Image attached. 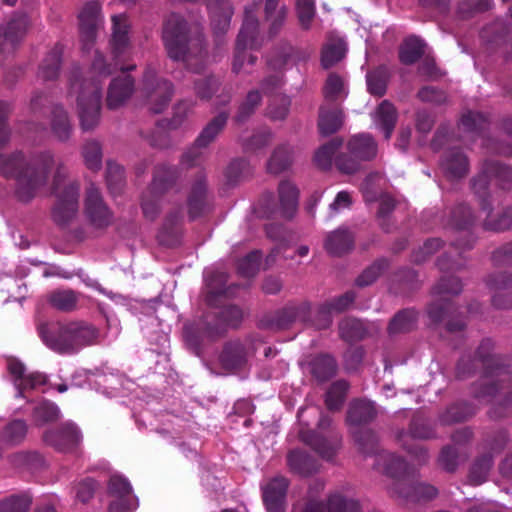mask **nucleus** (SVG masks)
<instances>
[{
  "mask_svg": "<svg viewBox=\"0 0 512 512\" xmlns=\"http://www.w3.org/2000/svg\"><path fill=\"white\" fill-rule=\"evenodd\" d=\"M11 112L12 104L0 100V150L10 141L11 129L7 121ZM53 166H56L53 191L59 193L68 171L62 160H56L51 151L35 153L29 159L21 151L7 155L0 154V174L15 180V195L24 203L31 201L37 191L47 183Z\"/></svg>",
  "mask_w": 512,
  "mask_h": 512,
  "instance_id": "nucleus-1",
  "label": "nucleus"
},
{
  "mask_svg": "<svg viewBox=\"0 0 512 512\" xmlns=\"http://www.w3.org/2000/svg\"><path fill=\"white\" fill-rule=\"evenodd\" d=\"M161 39L167 56L184 62L186 68L200 74L205 68L206 43L201 34L192 35L188 21L179 13H170L163 21Z\"/></svg>",
  "mask_w": 512,
  "mask_h": 512,
  "instance_id": "nucleus-2",
  "label": "nucleus"
},
{
  "mask_svg": "<svg viewBox=\"0 0 512 512\" xmlns=\"http://www.w3.org/2000/svg\"><path fill=\"white\" fill-rule=\"evenodd\" d=\"M44 344L52 351L73 355L87 346L99 343L100 331L93 324L83 321L43 322L37 326Z\"/></svg>",
  "mask_w": 512,
  "mask_h": 512,
  "instance_id": "nucleus-3",
  "label": "nucleus"
},
{
  "mask_svg": "<svg viewBox=\"0 0 512 512\" xmlns=\"http://www.w3.org/2000/svg\"><path fill=\"white\" fill-rule=\"evenodd\" d=\"M69 93L77 94V112L83 131L94 130L100 122L102 85L99 79H82L79 67L69 76Z\"/></svg>",
  "mask_w": 512,
  "mask_h": 512,
  "instance_id": "nucleus-4",
  "label": "nucleus"
},
{
  "mask_svg": "<svg viewBox=\"0 0 512 512\" xmlns=\"http://www.w3.org/2000/svg\"><path fill=\"white\" fill-rule=\"evenodd\" d=\"M471 394L478 400L497 398L488 411L490 419L509 417L512 414V366L506 368L498 377L475 382Z\"/></svg>",
  "mask_w": 512,
  "mask_h": 512,
  "instance_id": "nucleus-5",
  "label": "nucleus"
},
{
  "mask_svg": "<svg viewBox=\"0 0 512 512\" xmlns=\"http://www.w3.org/2000/svg\"><path fill=\"white\" fill-rule=\"evenodd\" d=\"M299 190L288 180L278 185V202L273 193L265 192L258 201L256 212L262 218H274L277 215L292 219L298 208Z\"/></svg>",
  "mask_w": 512,
  "mask_h": 512,
  "instance_id": "nucleus-6",
  "label": "nucleus"
},
{
  "mask_svg": "<svg viewBox=\"0 0 512 512\" xmlns=\"http://www.w3.org/2000/svg\"><path fill=\"white\" fill-rule=\"evenodd\" d=\"M317 428L318 430H301L299 438L322 458L331 459L341 447L342 435L332 426L329 416H321Z\"/></svg>",
  "mask_w": 512,
  "mask_h": 512,
  "instance_id": "nucleus-7",
  "label": "nucleus"
},
{
  "mask_svg": "<svg viewBox=\"0 0 512 512\" xmlns=\"http://www.w3.org/2000/svg\"><path fill=\"white\" fill-rule=\"evenodd\" d=\"M462 283L458 277L443 276L439 282L432 288V295L437 297L427 307L429 319L434 324L441 323L449 315L455 312L454 303L448 296L460 294Z\"/></svg>",
  "mask_w": 512,
  "mask_h": 512,
  "instance_id": "nucleus-8",
  "label": "nucleus"
},
{
  "mask_svg": "<svg viewBox=\"0 0 512 512\" xmlns=\"http://www.w3.org/2000/svg\"><path fill=\"white\" fill-rule=\"evenodd\" d=\"M312 306L308 301L291 302L261 320V327L273 331L288 330L296 323L311 322Z\"/></svg>",
  "mask_w": 512,
  "mask_h": 512,
  "instance_id": "nucleus-9",
  "label": "nucleus"
},
{
  "mask_svg": "<svg viewBox=\"0 0 512 512\" xmlns=\"http://www.w3.org/2000/svg\"><path fill=\"white\" fill-rule=\"evenodd\" d=\"M256 10L257 4L255 3L245 7L244 20L235 45V70H239L242 65L240 56L243 48L258 49L263 45V39L259 35V21L255 14Z\"/></svg>",
  "mask_w": 512,
  "mask_h": 512,
  "instance_id": "nucleus-10",
  "label": "nucleus"
},
{
  "mask_svg": "<svg viewBox=\"0 0 512 512\" xmlns=\"http://www.w3.org/2000/svg\"><path fill=\"white\" fill-rule=\"evenodd\" d=\"M143 84L151 105L150 110L154 114L162 113L174 94L173 84L169 80L157 78L155 69L150 65L145 69Z\"/></svg>",
  "mask_w": 512,
  "mask_h": 512,
  "instance_id": "nucleus-11",
  "label": "nucleus"
},
{
  "mask_svg": "<svg viewBox=\"0 0 512 512\" xmlns=\"http://www.w3.org/2000/svg\"><path fill=\"white\" fill-rule=\"evenodd\" d=\"M188 216L191 220L204 217L214 209V198L208 189L207 175L197 172L187 198Z\"/></svg>",
  "mask_w": 512,
  "mask_h": 512,
  "instance_id": "nucleus-12",
  "label": "nucleus"
},
{
  "mask_svg": "<svg viewBox=\"0 0 512 512\" xmlns=\"http://www.w3.org/2000/svg\"><path fill=\"white\" fill-rule=\"evenodd\" d=\"M79 184L69 183L59 193H55L57 201L52 209V219L56 225L66 227L78 213Z\"/></svg>",
  "mask_w": 512,
  "mask_h": 512,
  "instance_id": "nucleus-13",
  "label": "nucleus"
},
{
  "mask_svg": "<svg viewBox=\"0 0 512 512\" xmlns=\"http://www.w3.org/2000/svg\"><path fill=\"white\" fill-rule=\"evenodd\" d=\"M84 213L89 223L97 229H104L113 222V212L104 202L100 190L91 184L86 189Z\"/></svg>",
  "mask_w": 512,
  "mask_h": 512,
  "instance_id": "nucleus-14",
  "label": "nucleus"
},
{
  "mask_svg": "<svg viewBox=\"0 0 512 512\" xmlns=\"http://www.w3.org/2000/svg\"><path fill=\"white\" fill-rule=\"evenodd\" d=\"M474 222L475 217L470 207L466 204L460 203L450 210L447 225L452 229L465 233L464 238H459L453 243L457 249L469 250L473 247L476 238L470 232V228Z\"/></svg>",
  "mask_w": 512,
  "mask_h": 512,
  "instance_id": "nucleus-15",
  "label": "nucleus"
},
{
  "mask_svg": "<svg viewBox=\"0 0 512 512\" xmlns=\"http://www.w3.org/2000/svg\"><path fill=\"white\" fill-rule=\"evenodd\" d=\"M388 492L393 497L400 498L406 502H419L432 500L438 495V490L433 485L418 481L415 473L404 483L399 482L390 486Z\"/></svg>",
  "mask_w": 512,
  "mask_h": 512,
  "instance_id": "nucleus-16",
  "label": "nucleus"
},
{
  "mask_svg": "<svg viewBox=\"0 0 512 512\" xmlns=\"http://www.w3.org/2000/svg\"><path fill=\"white\" fill-rule=\"evenodd\" d=\"M290 480L276 475L261 485L262 500L267 512H285Z\"/></svg>",
  "mask_w": 512,
  "mask_h": 512,
  "instance_id": "nucleus-17",
  "label": "nucleus"
},
{
  "mask_svg": "<svg viewBox=\"0 0 512 512\" xmlns=\"http://www.w3.org/2000/svg\"><path fill=\"white\" fill-rule=\"evenodd\" d=\"M374 469L392 478L391 486H395L399 482L404 483L414 473L402 457L388 451H382L377 455Z\"/></svg>",
  "mask_w": 512,
  "mask_h": 512,
  "instance_id": "nucleus-18",
  "label": "nucleus"
},
{
  "mask_svg": "<svg viewBox=\"0 0 512 512\" xmlns=\"http://www.w3.org/2000/svg\"><path fill=\"white\" fill-rule=\"evenodd\" d=\"M493 350L494 342L489 338L483 339L476 350L475 357L482 363L484 370L482 380L498 377L506 368L512 367V362L494 354Z\"/></svg>",
  "mask_w": 512,
  "mask_h": 512,
  "instance_id": "nucleus-19",
  "label": "nucleus"
},
{
  "mask_svg": "<svg viewBox=\"0 0 512 512\" xmlns=\"http://www.w3.org/2000/svg\"><path fill=\"white\" fill-rule=\"evenodd\" d=\"M42 438L47 445L55 450L70 452L79 445L81 433L75 424L67 422L56 429L45 431Z\"/></svg>",
  "mask_w": 512,
  "mask_h": 512,
  "instance_id": "nucleus-20",
  "label": "nucleus"
},
{
  "mask_svg": "<svg viewBox=\"0 0 512 512\" xmlns=\"http://www.w3.org/2000/svg\"><path fill=\"white\" fill-rule=\"evenodd\" d=\"M243 319L242 310L236 305H225L214 315L213 324L206 327V334L212 341L223 337L228 328H237Z\"/></svg>",
  "mask_w": 512,
  "mask_h": 512,
  "instance_id": "nucleus-21",
  "label": "nucleus"
},
{
  "mask_svg": "<svg viewBox=\"0 0 512 512\" xmlns=\"http://www.w3.org/2000/svg\"><path fill=\"white\" fill-rule=\"evenodd\" d=\"M29 18L26 14H15L0 33V56L10 54L16 44L24 37L29 27Z\"/></svg>",
  "mask_w": 512,
  "mask_h": 512,
  "instance_id": "nucleus-22",
  "label": "nucleus"
},
{
  "mask_svg": "<svg viewBox=\"0 0 512 512\" xmlns=\"http://www.w3.org/2000/svg\"><path fill=\"white\" fill-rule=\"evenodd\" d=\"M99 7L94 2L87 3L79 14V30L82 50L90 52L96 40Z\"/></svg>",
  "mask_w": 512,
  "mask_h": 512,
  "instance_id": "nucleus-23",
  "label": "nucleus"
},
{
  "mask_svg": "<svg viewBox=\"0 0 512 512\" xmlns=\"http://www.w3.org/2000/svg\"><path fill=\"white\" fill-rule=\"evenodd\" d=\"M486 285L496 291L492 297V304L498 309L512 308V276L507 273H495L489 275Z\"/></svg>",
  "mask_w": 512,
  "mask_h": 512,
  "instance_id": "nucleus-24",
  "label": "nucleus"
},
{
  "mask_svg": "<svg viewBox=\"0 0 512 512\" xmlns=\"http://www.w3.org/2000/svg\"><path fill=\"white\" fill-rule=\"evenodd\" d=\"M345 115L339 105L323 103L318 112V130L322 136L338 132L344 124Z\"/></svg>",
  "mask_w": 512,
  "mask_h": 512,
  "instance_id": "nucleus-25",
  "label": "nucleus"
},
{
  "mask_svg": "<svg viewBox=\"0 0 512 512\" xmlns=\"http://www.w3.org/2000/svg\"><path fill=\"white\" fill-rule=\"evenodd\" d=\"M248 360L246 346L240 340H231L224 344L219 361L225 370L242 369Z\"/></svg>",
  "mask_w": 512,
  "mask_h": 512,
  "instance_id": "nucleus-26",
  "label": "nucleus"
},
{
  "mask_svg": "<svg viewBox=\"0 0 512 512\" xmlns=\"http://www.w3.org/2000/svg\"><path fill=\"white\" fill-rule=\"evenodd\" d=\"M376 417L377 409L374 402L356 399L349 404L346 422L351 428H361V425L372 422Z\"/></svg>",
  "mask_w": 512,
  "mask_h": 512,
  "instance_id": "nucleus-27",
  "label": "nucleus"
},
{
  "mask_svg": "<svg viewBox=\"0 0 512 512\" xmlns=\"http://www.w3.org/2000/svg\"><path fill=\"white\" fill-rule=\"evenodd\" d=\"M130 23L126 14L112 16L111 48L115 59H119L129 47Z\"/></svg>",
  "mask_w": 512,
  "mask_h": 512,
  "instance_id": "nucleus-28",
  "label": "nucleus"
},
{
  "mask_svg": "<svg viewBox=\"0 0 512 512\" xmlns=\"http://www.w3.org/2000/svg\"><path fill=\"white\" fill-rule=\"evenodd\" d=\"M179 175L177 167L167 164H159L154 168L153 179L151 184L148 186V189H150L151 193H155L157 196H163L174 187Z\"/></svg>",
  "mask_w": 512,
  "mask_h": 512,
  "instance_id": "nucleus-29",
  "label": "nucleus"
},
{
  "mask_svg": "<svg viewBox=\"0 0 512 512\" xmlns=\"http://www.w3.org/2000/svg\"><path fill=\"white\" fill-rule=\"evenodd\" d=\"M134 92V79L129 75L114 78L108 88L107 107L111 110L119 108Z\"/></svg>",
  "mask_w": 512,
  "mask_h": 512,
  "instance_id": "nucleus-30",
  "label": "nucleus"
},
{
  "mask_svg": "<svg viewBox=\"0 0 512 512\" xmlns=\"http://www.w3.org/2000/svg\"><path fill=\"white\" fill-rule=\"evenodd\" d=\"M286 462L289 471L301 477H309L319 471L318 462L310 454L300 449L289 451Z\"/></svg>",
  "mask_w": 512,
  "mask_h": 512,
  "instance_id": "nucleus-31",
  "label": "nucleus"
},
{
  "mask_svg": "<svg viewBox=\"0 0 512 512\" xmlns=\"http://www.w3.org/2000/svg\"><path fill=\"white\" fill-rule=\"evenodd\" d=\"M441 167L448 178L459 179L469 171L468 158L460 149H451L445 153Z\"/></svg>",
  "mask_w": 512,
  "mask_h": 512,
  "instance_id": "nucleus-32",
  "label": "nucleus"
},
{
  "mask_svg": "<svg viewBox=\"0 0 512 512\" xmlns=\"http://www.w3.org/2000/svg\"><path fill=\"white\" fill-rule=\"evenodd\" d=\"M50 128L59 142H67L73 134V125L67 111L61 105H54L50 115Z\"/></svg>",
  "mask_w": 512,
  "mask_h": 512,
  "instance_id": "nucleus-33",
  "label": "nucleus"
},
{
  "mask_svg": "<svg viewBox=\"0 0 512 512\" xmlns=\"http://www.w3.org/2000/svg\"><path fill=\"white\" fill-rule=\"evenodd\" d=\"M229 119V112L221 111L215 115L208 123L202 128L201 132L195 139L196 146L208 147L225 129Z\"/></svg>",
  "mask_w": 512,
  "mask_h": 512,
  "instance_id": "nucleus-34",
  "label": "nucleus"
},
{
  "mask_svg": "<svg viewBox=\"0 0 512 512\" xmlns=\"http://www.w3.org/2000/svg\"><path fill=\"white\" fill-rule=\"evenodd\" d=\"M357 450L364 456L375 455V458L382 451L379 450V438L376 432L370 428H350Z\"/></svg>",
  "mask_w": 512,
  "mask_h": 512,
  "instance_id": "nucleus-35",
  "label": "nucleus"
},
{
  "mask_svg": "<svg viewBox=\"0 0 512 512\" xmlns=\"http://www.w3.org/2000/svg\"><path fill=\"white\" fill-rule=\"evenodd\" d=\"M347 150L361 161H371L377 155V143L370 134H358L349 139Z\"/></svg>",
  "mask_w": 512,
  "mask_h": 512,
  "instance_id": "nucleus-36",
  "label": "nucleus"
},
{
  "mask_svg": "<svg viewBox=\"0 0 512 512\" xmlns=\"http://www.w3.org/2000/svg\"><path fill=\"white\" fill-rule=\"evenodd\" d=\"M63 47L56 44L42 60L37 76L40 80L53 81L59 76L62 63Z\"/></svg>",
  "mask_w": 512,
  "mask_h": 512,
  "instance_id": "nucleus-37",
  "label": "nucleus"
},
{
  "mask_svg": "<svg viewBox=\"0 0 512 512\" xmlns=\"http://www.w3.org/2000/svg\"><path fill=\"white\" fill-rule=\"evenodd\" d=\"M324 246L332 256H342L354 248V236L347 229H337L327 236Z\"/></svg>",
  "mask_w": 512,
  "mask_h": 512,
  "instance_id": "nucleus-38",
  "label": "nucleus"
},
{
  "mask_svg": "<svg viewBox=\"0 0 512 512\" xmlns=\"http://www.w3.org/2000/svg\"><path fill=\"white\" fill-rule=\"evenodd\" d=\"M227 275L224 272H213L207 278L206 303L211 307H217L223 297L230 295L231 287H226Z\"/></svg>",
  "mask_w": 512,
  "mask_h": 512,
  "instance_id": "nucleus-39",
  "label": "nucleus"
},
{
  "mask_svg": "<svg viewBox=\"0 0 512 512\" xmlns=\"http://www.w3.org/2000/svg\"><path fill=\"white\" fill-rule=\"evenodd\" d=\"M308 368L313 378L317 382L323 383L336 375L338 366L331 355L320 354L309 361Z\"/></svg>",
  "mask_w": 512,
  "mask_h": 512,
  "instance_id": "nucleus-40",
  "label": "nucleus"
},
{
  "mask_svg": "<svg viewBox=\"0 0 512 512\" xmlns=\"http://www.w3.org/2000/svg\"><path fill=\"white\" fill-rule=\"evenodd\" d=\"M209 317L210 316L207 315L205 319L199 323L185 324L183 328V335L187 346L198 356L201 353L204 338L212 340L205 332L206 327L213 324V321H211Z\"/></svg>",
  "mask_w": 512,
  "mask_h": 512,
  "instance_id": "nucleus-41",
  "label": "nucleus"
},
{
  "mask_svg": "<svg viewBox=\"0 0 512 512\" xmlns=\"http://www.w3.org/2000/svg\"><path fill=\"white\" fill-rule=\"evenodd\" d=\"M419 312L414 308L399 310L388 325L389 335L409 333L417 327Z\"/></svg>",
  "mask_w": 512,
  "mask_h": 512,
  "instance_id": "nucleus-42",
  "label": "nucleus"
},
{
  "mask_svg": "<svg viewBox=\"0 0 512 512\" xmlns=\"http://www.w3.org/2000/svg\"><path fill=\"white\" fill-rule=\"evenodd\" d=\"M413 439L428 440L436 438V432L432 421L420 414H415L410 421L408 432L400 431L398 440L404 441L407 436Z\"/></svg>",
  "mask_w": 512,
  "mask_h": 512,
  "instance_id": "nucleus-43",
  "label": "nucleus"
},
{
  "mask_svg": "<svg viewBox=\"0 0 512 512\" xmlns=\"http://www.w3.org/2000/svg\"><path fill=\"white\" fill-rule=\"evenodd\" d=\"M182 215L175 210L167 215L158 234L159 242L166 246H174L179 242L181 235Z\"/></svg>",
  "mask_w": 512,
  "mask_h": 512,
  "instance_id": "nucleus-44",
  "label": "nucleus"
},
{
  "mask_svg": "<svg viewBox=\"0 0 512 512\" xmlns=\"http://www.w3.org/2000/svg\"><path fill=\"white\" fill-rule=\"evenodd\" d=\"M398 114L395 106L383 100L375 111V123L383 131L385 139H390L396 126Z\"/></svg>",
  "mask_w": 512,
  "mask_h": 512,
  "instance_id": "nucleus-45",
  "label": "nucleus"
},
{
  "mask_svg": "<svg viewBox=\"0 0 512 512\" xmlns=\"http://www.w3.org/2000/svg\"><path fill=\"white\" fill-rule=\"evenodd\" d=\"M492 175L490 171H486V161L483 164V167L481 169V172L472 178L471 180V188L474 192V194L479 199V204L482 210H489L490 211V205L489 202V183L492 179Z\"/></svg>",
  "mask_w": 512,
  "mask_h": 512,
  "instance_id": "nucleus-46",
  "label": "nucleus"
},
{
  "mask_svg": "<svg viewBox=\"0 0 512 512\" xmlns=\"http://www.w3.org/2000/svg\"><path fill=\"white\" fill-rule=\"evenodd\" d=\"M293 148L288 145H280L274 149L267 163V170L272 174H279L287 170L293 163Z\"/></svg>",
  "mask_w": 512,
  "mask_h": 512,
  "instance_id": "nucleus-47",
  "label": "nucleus"
},
{
  "mask_svg": "<svg viewBox=\"0 0 512 512\" xmlns=\"http://www.w3.org/2000/svg\"><path fill=\"white\" fill-rule=\"evenodd\" d=\"M262 103V94L258 89L248 91L244 100L240 103L234 121L237 124H244L256 112Z\"/></svg>",
  "mask_w": 512,
  "mask_h": 512,
  "instance_id": "nucleus-48",
  "label": "nucleus"
},
{
  "mask_svg": "<svg viewBox=\"0 0 512 512\" xmlns=\"http://www.w3.org/2000/svg\"><path fill=\"white\" fill-rule=\"evenodd\" d=\"M48 301L56 310L70 313L77 309L79 293L69 289L56 290L50 294Z\"/></svg>",
  "mask_w": 512,
  "mask_h": 512,
  "instance_id": "nucleus-49",
  "label": "nucleus"
},
{
  "mask_svg": "<svg viewBox=\"0 0 512 512\" xmlns=\"http://www.w3.org/2000/svg\"><path fill=\"white\" fill-rule=\"evenodd\" d=\"M493 456L491 453H484L478 456L472 463L468 478L473 485H480L487 480L488 474L493 466Z\"/></svg>",
  "mask_w": 512,
  "mask_h": 512,
  "instance_id": "nucleus-50",
  "label": "nucleus"
},
{
  "mask_svg": "<svg viewBox=\"0 0 512 512\" xmlns=\"http://www.w3.org/2000/svg\"><path fill=\"white\" fill-rule=\"evenodd\" d=\"M347 94L343 78L336 73H330L323 86L324 103L334 104Z\"/></svg>",
  "mask_w": 512,
  "mask_h": 512,
  "instance_id": "nucleus-51",
  "label": "nucleus"
},
{
  "mask_svg": "<svg viewBox=\"0 0 512 512\" xmlns=\"http://www.w3.org/2000/svg\"><path fill=\"white\" fill-rule=\"evenodd\" d=\"M339 335L346 342H357L365 338L367 329L359 319L347 317L339 323Z\"/></svg>",
  "mask_w": 512,
  "mask_h": 512,
  "instance_id": "nucleus-52",
  "label": "nucleus"
},
{
  "mask_svg": "<svg viewBox=\"0 0 512 512\" xmlns=\"http://www.w3.org/2000/svg\"><path fill=\"white\" fill-rule=\"evenodd\" d=\"M425 44L417 37H409L401 45L399 59L405 65H412L424 54Z\"/></svg>",
  "mask_w": 512,
  "mask_h": 512,
  "instance_id": "nucleus-53",
  "label": "nucleus"
},
{
  "mask_svg": "<svg viewBox=\"0 0 512 512\" xmlns=\"http://www.w3.org/2000/svg\"><path fill=\"white\" fill-rule=\"evenodd\" d=\"M105 177L110 193L113 196L121 194L126 183L123 166L114 161H107Z\"/></svg>",
  "mask_w": 512,
  "mask_h": 512,
  "instance_id": "nucleus-54",
  "label": "nucleus"
},
{
  "mask_svg": "<svg viewBox=\"0 0 512 512\" xmlns=\"http://www.w3.org/2000/svg\"><path fill=\"white\" fill-rule=\"evenodd\" d=\"M476 413V408L470 403L460 402L451 405L441 416L440 420L445 425L463 422L471 418Z\"/></svg>",
  "mask_w": 512,
  "mask_h": 512,
  "instance_id": "nucleus-55",
  "label": "nucleus"
},
{
  "mask_svg": "<svg viewBox=\"0 0 512 512\" xmlns=\"http://www.w3.org/2000/svg\"><path fill=\"white\" fill-rule=\"evenodd\" d=\"M349 384L345 380L333 382L325 395V404L330 411L340 410L344 404Z\"/></svg>",
  "mask_w": 512,
  "mask_h": 512,
  "instance_id": "nucleus-56",
  "label": "nucleus"
},
{
  "mask_svg": "<svg viewBox=\"0 0 512 512\" xmlns=\"http://www.w3.org/2000/svg\"><path fill=\"white\" fill-rule=\"evenodd\" d=\"M389 78L388 69L379 66L366 75L368 91L374 96H383L386 93Z\"/></svg>",
  "mask_w": 512,
  "mask_h": 512,
  "instance_id": "nucleus-57",
  "label": "nucleus"
},
{
  "mask_svg": "<svg viewBox=\"0 0 512 512\" xmlns=\"http://www.w3.org/2000/svg\"><path fill=\"white\" fill-rule=\"evenodd\" d=\"M32 417L36 426H43L56 422L60 417V410L55 403L43 401L33 409Z\"/></svg>",
  "mask_w": 512,
  "mask_h": 512,
  "instance_id": "nucleus-58",
  "label": "nucleus"
},
{
  "mask_svg": "<svg viewBox=\"0 0 512 512\" xmlns=\"http://www.w3.org/2000/svg\"><path fill=\"white\" fill-rule=\"evenodd\" d=\"M389 266L390 262L387 258L375 260L356 278V285L358 287H366L373 284Z\"/></svg>",
  "mask_w": 512,
  "mask_h": 512,
  "instance_id": "nucleus-59",
  "label": "nucleus"
},
{
  "mask_svg": "<svg viewBox=\"0 0 512 512\" xmlns=\"http://www.w3.org/2000/svg\"><path fill=\"white\" fill-rule=\"evenodd\" d=\"M342 144L343 139L340 137H335L326 144L319 147L314 155L315 164L323 170L329 169L332 165L333 155L342 146Z\"/></svg>",
  "mask_w": 512,
  "mask_h": 512,
  "instance_id": "nucleus-60",
  "label": "nucleus"
},
{
  "mask_svg": "<svg viewBox=\"0 0 512 512\" xmlns=\"http://www.w3.org/2000/svg\"><path fill=\"white\" fill-rule=\"evenodd\" d=\"M251 173L252 168L249 162L244 158L232 159L225 170V176L229 184H236L249 177Z\"/></svg>",
  "mask_w": 512,
  "mask_h": 512,
  "instance_id": "nucleus-61",
  "label": "nucleus"
},
{
  "mask_svg": "<svg viewBox=\"0 0 512 512\" xmlns=\"http://www.w3.org/2000/svg\"><path fill=\"white\" fill-rule=\"evenodd\" d=\"M461 125L465 132L482 135L489 126V120L481 112L468 111L462 116Z\"/></svg>",
  "mask_w": 512,
  "mask_h": 512,
  "instance_id": "nucleus-62",
  "label": "nucleus"
},
{
  "mask_svg": "<svg viewBox=\"0 0 512 512\" xmlns=\"http://www.w3.org/2000/svg\"><path fill=\"white\" fill-rule=\"evenodd\" d=\"M328 512H361L360 503L357 500L347 498L342 494H331L325 505Z\"/></svg>",
  "mask_w": 512,
  "mask_h": 512,
  "instance_id": "nucleus-63",
  "label": "nucleus"
},
{
  "mask_svg": "<svg viewBox=\"0 0 512 512\" xmlns=\"http://www.w3.org/2000/svg\"><path fill=\"white\" fill-rule=\"evenodd\" d=\"M32 496L28 493L12 495L0 501V512H28Z\"/></svg>",
  "mask_w": 512,
  "mask_h": 512,
  "instance_id": "nucleus-64",
  "label": "nucleus"
}]
</instances>
